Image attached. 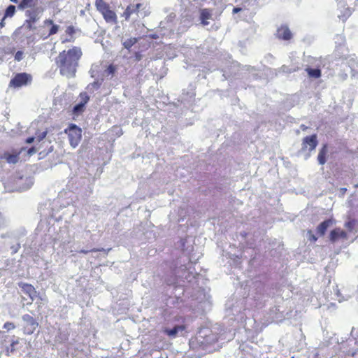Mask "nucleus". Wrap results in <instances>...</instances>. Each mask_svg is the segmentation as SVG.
<instances>
[{"instance_id": "1", "label": "nucleus", "mask_w": 358, "mask_h": 358, "mask_svg": "<svg viewBox=\"0 0 358 358\" xmlns=\"http://www.w3.org/2000/svg\"><path fill=\"white\" fill-rule=\"evenodd\" d=\"M82 55V50L78 47H73L59 52L55 59V63L60 74L67 78L75 77Z\"/></svg>"}, {"instance_id": "2", "label": "nucleus", "mask_w": 358, "mask_h": 358, "mask_svg": "<svg viewBox=\"0 0 358 358\" xmlns=\"http://www.w3.org/2000/svg\"><path fill=\"white\" fill-rule=\"evenodd\" d=\"M145 8V7L143 3L130 4L122 13V17L127 21L129 20L131 17L135 21L138 18H143L148 15Z\"/></svg>"}, {"instance_id": "3", "label": "nucleus", "mask_w": 358, "mask_h": 358, "mask_svg": "<svg viewBox=\"0 0 358 358\" xmlns=\"http://www.w3.org/2000/svg\"><path fill=\"white\" fill-rule=\"evenodd\" d=\"M64 132L68 135L71 146L73 148H76L80 143L82 138L81 129L72 124L64 130Z\"/></svg>"}, {"instance_id": "4", "label": "nucleus", "mask_w": 358, "mask_h": 358, "mask_svg": "<svg viewBox=\"0 0 358 358\" xmlns=\"http://www.w3.org/2000/svg\"><path fill=\"white\" fill-rule=\"evenodd\" d=\"M42 13L43 9L41 8H34L26 11V15L29 17L26 21L28 29H35V27L32 26V23L38 21L41 18Z\"/></svg>"}, {"instance_id": "5", "label": "nucleus", "mask_w": 358, "mask_h": 358, "mask_svg": "<svg viewBox=\"0 0 358 358\" xmlns=\"http://www.w3.org/2000/svg\"><path fill=\"white\" fill-rule=\"evenodd\" d=\"M31 80V76L26 73H17L10 80V86H13L15 87H20L22 86L27 85V83L30 82Z\"/></svg>"}, {"instance_id": "6", "label": "nucleus", "mask_w": 358, "mask_h": 358, "mask_svg": "<svg viewBox=\"0 0 358 358\" xmlns=\"http://www.w3.org/2000/svg\"><path fill=\"white\" fill-rule=\"evenodd\" d=\"M18 286L22 293L29 296L31 300L30 303L34 301L37 296V292L31 285L21 282L18 283Z\"/></svg>"}, {"instance_id": "7", "label": "nucleus", "mask_w": 358, "mask_h": 358, "mask_svg": "<svg viewBox=\"0 0 358 358\" xmlns=\"http://www.w3.org/2000/svg\"><path fill=\"white\" fill-rule=\"evenodd\" d=\"M317 145V136L316 135H312L310 136H307L303 138L302 143V150H308L309 151H312L315 150Z\"/></svg>"}, {"instance_id": "8", "label": "nucleus", "mask_w": 358, "mask_h": 358, "mask_svg": "<svg viewBox=\"0 0 358 358\" xmlns=\"http://www.w3.org/2000/svg\"><path fill=\"white\" fill-rule=\"evenodd\" d=\"M199 13L201 24L204 27L210 24L209 20H212L213 17L212 10L203 8L200 10Z\"/></svg>"}, {"instance_id": "9", "label": "nucleus", "mask_w": 358, "mask_h": 358, "mask_svg": "<svg viewBox=\"0 0 358 358\" xmlns=\"http://www.w3.org/2000/svg\"><path fill=\"white\" fill-rule=\"evenodd\" d=\"M338 238L348 239V236L345 231L340 228H336L330 232L329 239L331 242L334 243Z\"/></svg>"}, {"instance_id": "10", "label": "nucleus", "mask_w": 358, "mask_h": 358, "mask_svg": "<svg viewBox=\"0 0 358 358\" xmlns=\"http://www.w3.org/2000/svg\"><path fill=\"white\" fill-rule=\"evenodd\" d=\"M22 319L24 322L27 323V327L26 329H27V334H30L33 333V331L38 327V323L36 321L29 315L26 314L23 315Z\"/></svg>"}, {"instance_id": "11", "label": "nucleus", "mask_w": 358, "mask_h": 358, "mask_svg": "<svg viewBox=\"0 0 358 358\" xmlns=\"http://www.w3.org/2000/svg\"><path fill=\"white\" fill-rule=\"evenodd\" d=\"M348 64L352 71V77L358 78V58L355 55L350 56Z\"/></svg>"}, {"instance_id": "12", "label": "nucleus", "mask_w": 358, "mask_h": 358, "mask_svg": "<svg viewBox=\"0 0 358 358\" xmlns=\"http://www.w3.org/2000/svg\"><path fill=\"white\" fill-rule=\"evenodd\" d=\"M277 36L279 38L289 40L292 37V33L287 26H282L277 30Z\"/></svg>"}, {"instance_id": "13", "label": "nucleus", "mask_w": 358, "mask_h": 358, "mask_svg": "<svg viewBox=\"0 0 358 358\" xmlns=\"http://www.w3.org/2000/svg\"><path fill=\"white\" fill-rule=\"evenodd\" d=\"M102 15L107 22L117 23V15L110 8L105 10Z\"/></svg>"}, {"instance_id": "14", "label": "nucleus", "mask_w": 358, "mask_h": 358, "mask_svg": "<svg viewBox=\"0 0 358 358\" xmlns=\"http://www.w3.org/2000/svg\"><path fill=\"white\" fill-rule=\"evenodd\" d=\"M328 153V148L325 144L322 146L321 150L319 151L317 155V161L320 165H324L327 162V155Z\"/></svg>"}, {"instance_id": "15", "label": "nucleus", "mask_w": 358, "mask_h": 358, "mask_svg": "<svg viewBox=\"0 0 358 358\" xmlns=\"http://www.w3.org/2000/svg\"><path fill=\"white\" fill-rule=\"evenodd\" d=\"M333 224V221L331 220H327L320 223L317 227V232L320 235H324L327 229L331 227Z\"/></svg>"}, {"instance_id": "16", "label": "nucleus", "mask_w": 358, "mask_h": 358, "mask_svg": "<svg viewBox=\"0 0 358 358\" xmlns=\"http://www.w3.org/2000/svg\"><path fill=\"white\" fill-rule=\"evenodd\" d=\"M103 79L101 78V80H97L96 81H94L93 83L89 84L87 86V90L90 92V93H93L96 90H97L101 85L102 84V82H103Z\"/></svg>"}, {"instance_id": "17", "label": "nucleus", "mask_w": 358, "mask_h": 358, "mask_svg": "<svg viewBox=\"0 0 358 358\" xmlns=\"http://www.w3.org/2000/svg\"><path fill=\"white\" fill-rule=\"evenodd\" d=\"M44 25L45 26H51L49 33L46 37L53 35V34H55L58 31L59 27L58 25L54 24L52 20H46L44 22Z\"/></svg>"}, {"instance_id": "18", "label": "nucleus", "mask_w": 358, "mask_h": 358, "mask_svg": "<svg viewBox=\"0 0 358 358\" xmlns=\"http://www.w3.org/2000/svg\"><path fill=\"white\" fill-rule=\"evenodd\" d=\"M95 6L96 9L102 14L105 10L109 8L108 4H107L103 0H96Z\"/></svg>"}, {"instance_id": "19", "label": "nucleus", "mask_w": 358, "mask_h": 358, "mask_svg": "<svg viewBox=\"0 0 358 358\" xmlns=\"http://www.w3.org/2000/svg\"><path fill=\"white\" fill-rule=\"evenodd\" d=\"M184 327L182 326H176L171 329H166L165 332L171 337H175L179 331H182Z\"/></svg>"}, {"instance_id": "20", "label": "nucleus", "mask_w": 358, "mask_h": 358, "mask_svg": "<svg viewBox=\"0 0 358 358\" xmlns=\"http://www.w3.org/2000/svg\"><path fill=\"white\" fill-rule=\"evenodd\" d=\"M117 68L113 64H110L106 69L103 73V76H111V78L115 74V72L116 71Z\"/></svg>"}, {"instance_id": "21", "label": "nucleus", "mask_w": 358, "mask_h": 358, "mask_svg": "<svg viewBox=\"0 0 358 358\" xmlns=\"http://www.w3.org/2000/svg\"><path fill=\"white\" fill-rule=\"evenodd\" d=\"M306 71L310 77L318 78L321 76V71L318 69H306Z\"/></svg>"}, {"instance_id": "22", "label": "nucleus", "mask_w": 358, "mask_h": 358, "mask_svg": "<svg viewBox=\"0 0 358 358\" xmlns=\"http://www.w3.org/2000/svg\"><path fill=\"white\" fill-rule=\"evenodd\" d=\"M4 157L9 164H15L18 161V156L16 155L6 154Z\"/></svg>"}, {"instance_id": "23", "label": "nucleus", "mask_w": 358, "mask_h": 358, "mask_svg": "<svg viewBox=\"0 0 358 358\" xmlns=\"http://www.w3.org/2000/svg\"><path fill=\"white\" fill-rule=\"evenodd\" d=\"M138 41L136 38H130L123 42V45L125 48L129 49Z\"/></svg>"}, {"instance_id": "24", "label": "nucleus", "mask_w": 358, "mask_h": 358, "mask_svg": "<svg viewBox=\"0 0 358 358\" xmlns=\"http://www.w3.org/2000/svg\"><path fill=\"white\" fill-rule=\"evenodd\" d=\"M15 6L10 5L9 6H8V8H6V10L5 11L4 18L8 17H10L13 16V15L15 14Z\"/></svg>"}, {"instance_id": "25", "label": "nucleus", "mask_w": 358, "mask_h": 358, "mask_svg": "<svg viewBox=\"0 0 358 358\" xmlns=\"http://www.w3.org/2000/svg\"><path fill=\"white\" fill-rule=\"evenodd\" d=\"M85 104H83L82 102H80L78 103V104H76L74 107H73V113L76 114V115H79L80 114L84 108H85Z\"/></svg>"}, {"instance_id": "26", "label": "nucleus", "mask_w": 358, "mask_h": 358, "mask_svg": "<svg viewBox=\"0 0 358 358\" xmlns=\"http://www.w3.org/2000/svg\"><path fill=\"white\" fill-rule=\"evenodd\" d=\"M99 64H92V67H91V69L90 71V73L91 74V76L92 78H94L96 75V73L98 72L99 71Z\"/></svg>"}, {"instance_id": "27", "label": "nucleus", "mask_w": 358, "mask_h": 358, "mask_svg": "<svg viewBox=\"0 0 358 358\" xmlns=\"http://www.w3.org/2000/svg\"><path fill=\"white\" fill-rule=\"evenodd\" d=\"M111 249L110 248H108V249H103V248H101V249H92L90 250H82L80 251V252L81 253H84V254H87L90 252H97V251H103L106 254H108V252Z\"/></svg>"}, {"instance_id": "28", "label": "nucleus", "mask_w": 358, "mask_h": 358, "mask_svg": "<svg viewBox=\"0 0 358 358\" xmlns=\"http://www.w3.org/2000/svg\"><path fill=\"white\" fill-rule=\"evenodd\" d=\"M24 53L22 50L17 51L14 56L15 60L17 62L22 61L24 59Z\"/></svg>"}, {"instance_id": "29", "label": "nucleus", "mask_w": 358, "mask_h": 358, "mask_svg": "<svg viewBox=\"0 0 358 358\" xmlns=\"http://www.w3.org/2000/svg\"><path fill=\"white\" fill-rule=\"evenodd\" d=\"M80 100H81L80 102H82L85 105L90 100V96L87 95V92L80 93Z\"/></svg>"}, {"instance_id": "30", "label": "nucleus", "mask_w": 358, "mask_h": 358, "mask_svg": "<svg viewBox=\"0 0 358 358\" xmlns=\"http://www.w3.org/2000/svg\"><path fill=\"white\" fill-rule=\"evenodd\" d=\"M334 292H335V294L338 297V301L339 302H342L343 301H345V300H348L349 296H347L346 298L342 296L341 295V293H340V291L339 289H338V287L336 286V289H334Z\"/></svg>"}, {"instance_id": "31", "label": "nucleus", "mask_w": 358, "mask_h": 358, "mask_svg": "<svg viewBox=\"0 0 358 358\" xmlns=\"http://www.w3.org/2000/svg\"><path fill=\"white\" fill-rule=\"evenodd\" d=\"M46 135H47V131H44L41 132L39 134H37L36 136H35L36 137V141L37 142H41L42 140H43L46 137Z\"/></svg>"}, {"instance_id": "32", "label": "nucleus", "mask_w": 358, "mask_h": 358, "mask_svg": "<svg viewBox=\"0 0 358 358\" xmlns=\"http://www.w3.org/2000/svg\"><path fill=\"white\" fill-rule=\"evenodd\" d=\"M3 328L9 331L11 329H14L15 328V326L13 322H7L4 324Z\"/></svg>"}, {"instance_id": "33", "label": "nucleus", "mask_w": 358, "mask_h": 358, "mask_svg": "<svg viewBox=\"0 0 358 358\" xmlns=\"http://www.w3.org/2000/svg\"><path fill=\"white\" fill-rule=\"evenodd\" d=\"M33 0H22V2L20 5V7L24 8L31 5Z\"/></svg>"}, {"instance_id": "34", "label": "nucleus", "mask_w": 358, "mask_h": 358, "mask_svg": "<svg viewBox=\"0 0 358 358\" xmlns=\"http://www.w3.org/2000/svg\"><path fill=\"white\" fill-rule=\"evenodd\" d=\"M308 235L309 240L313 241H317V237L314 234H313L311 231H308Z\"/></svg>"}, {"instance_id": "35", "label": "nucleus", "mask_w": 358, "mask_h": 358, "mask_svg": "<svg viewBox=\"0 0 358 358\" xmlns=\"http://www.w3.org/2000/svg\"><path fill=\"white\" fill-rule=\"evenodd\" d=\"M20 245L19 243H17L16 245H13L10 248V249L12 250V253H13V254L16 253L18 251V250L20 249Z\"/></svg>"}, {"instance_id": "36", "label": "nucleus", "mask_w": 358, "mask_h": 358, "mask_svg": "<svg viewBox=\"0 0 358 358\" xmlns=\"http://www.w3.org/2000/svg\"><path fill=\"white\" fill-rule=\"evenodd\" d=\"M37 150H38L35 147H32L28 150L27 154L29 155H32L35 154L37 152Z\"/></svg>"}, {"instance_id": "37", "label": "nucleus", "mask_w": 358, "mask_h": 358, "mask_svg": "<svg viewBox=\"0 0 358 358\" xmlns=\"http://www.w3.org/2000/svg\"><path fill=\"white\" fill-rule=\"evenodd\" d=\"M353 222H348L345 224V227H347L350 231H352L353 229Z\"/></svg>"}, {"instance_id": "38", "label": "nucleus", "mask_w": 358, "mask_h": 358, "mask_svg": "<svg viewBox=\"0 0 358 358\" xmlns=\"http://www.w3.org/2000/svg\"><path fill=\"white\" fill-rule=\"evenodd\" d=\"M18 343H19V342H18V341H17V340H16V341H13L11 343V344H10V351H11L12 352L15 351V345L18 344Z\"/></svg>"}, {"instance_id": "39", "label": "nucleus", "mask_w": 358, "mask_h": 358, "mask_svg": "<svg viewBox=\"0 0 358 358\" xmlns=\"http://www.w3.org/2000/svg\"><path fill=\"white\" fill-rule=\"evenodd\" d=\"M5 224V219L1 213H0V229L3 227V225Z\"/></svg>"}, {"instance_id": "40", "label": "nucleus", "mask_w": 358, "mask_h": 358, "mask_svg": "<svg viewBox=\"0 0 358 358\" xmlns=\"http://www.w3.org/2000/svg\"><path fill=\"white\" fill-rule=\"evenodd\" d=\"M35 140L36 137H29L28 138H27L26 143L30 144L32 143Z\"/></svg>"}, {"instance_id": "41", "label": "nucleus", "mask_w": 358, "mask_h": 358, "mask_svg": "<svg viewBox=\"0 0 358 358\" xmlns=\"http://www.w3.org/2000/svg\"><path fill=\"white\" fill-rule=\"evenodd\" d=\"M1 238H5L6 236L12 237V236H13V233H7L6 234H1Z\"/></svg>"}, {"instance_id": "42", "label": "nucleus", "mask_w": 358, "mask_h": 358, "mask_svg": "<svg viewBox=\"0 0 358 358\" xmlns=\"http://www.w3.org/2000/svg\"><path fill=\"white\" fill-rule=\"evenodd\" d=\"M241 10L242 9L241 8L236 7L233 9V13H237L240 12Z\"/></svg>"}, {"instance_id": "43", "label": "nucleus", "mask_w": 358, "mask_h": 358, "mask_svg": "<svg viewBox=\"0 0 358 358\" xmlns=\"http://www.w3.org/2000/svg\"><path fill=\"white\" fill-rule=\"evenodd\" d=\"M73 28L72 27H69L66 29V32L71 34L73 32Z\"/></svg>"}, {"instance_id": "44", "label": "nucleus", "mask_w": 358, "mask_h": 358, "mask_svg": "<svg viewBox=\"0 0 358 358\" xmlns=\"http://www.w3.org/2000/svg\"><path fill=\"white\" fill-rule=\"evenodd\" d=\"M136 59L137 61H139V60H141V55H140L139 53H136Z\"/></svg>"}, {"instance_id": "45", "label": "nucleus", "mask_w": 358, "mask_h": 358, "mask_svg": "<svg viewBox=\"0 0 358 358\" xmlns=\"http://www.w3.org/2000/svg\"><path fill=\"white\" fill-rule=\"evenodd\" d=\"M350 14H351L350 10L349 9H347V10H346V15H347V16L350 15Z\"/></svg>"}, {"instance_id": "46", "label": "nucleus", "mask_w": 358, "mask_h": 358, "mask_svg": "<svg viewBox=\"0 0 358 358\" xmlns=\"http://www.w3.org/2000/svg\"><path fill=\"white\" fill-rule=\"evenodd\" d=\"M4 20H5V18L3 17V18L2 19V20H1V23H0V24H1V27H3V25H4V23H3Z\"/></svg>"}, {"instance_id": "47", "label": "nucleus", "mask_w": 358, "mask_h": 358, "mask_svg": "<svg viewBox=\"0 0 358 358\" xmlns=\"http://www.w3.org/2000/svg\"><path fill=\"white\" fill-rule=\"evenodd\" d=\"M10 1L14 2V3H17V0H10Z\"/></svg>"}, {"instance_id": "48", "label": "nucleus", "mask_w": 358, "mask_h": 358, "mask_svg": "<svg viewBox=\"0 0 358 358\" xmlns=\"http://www.w3.org/2000/svg\"><path fill=\"white\" fill-rule=\"evenodd\" d=\"M292 358H294V357H292Z\"/></svg>"}]
</instances>
